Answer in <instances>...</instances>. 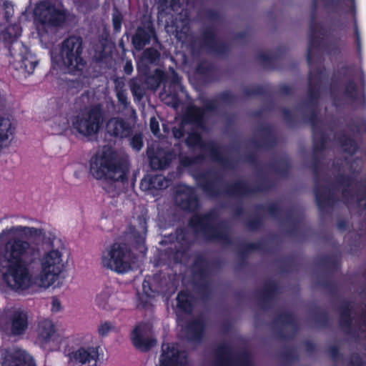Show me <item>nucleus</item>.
<instances>
[{"label":"nucleus","instance_id":"f257e3e1","mask_svg":"<svg viewBox=\"0 0 366 366\" xmlns=\"http://www.w3.org/2000/svg\"><path fill=\"white\" fill-rule=\"evenodd\" d=\"M326 6H337L340 0H322ZM317 0H312L310 13V35L307 51V61L310 67L307 99L305 107H318L321 97V84L324 68L320 65L312 69L313 65L322 62V43L323 41L322 25L317 21Z\"/></svg>","mask_w":366,"mask_h":366},{"label":"nucleus","instance_id":"f03ea898","mask_svg":"<svg viewBox=\"0 0 366 366\" xmlns=\"http://www.w3.org/2000/svg\"><path fill=\"white\" fill-rule=\"evenodd\" d=\"M31 244L19 237L10 238L0 254L2 277L9 287L16 292L28 290L32 285L31 275L25 258Z\"/></svg>","mask_w":366,"mask_h":366},{"label":"nucleus","instance_id":"7ed1b4c3","mask_svg":"<svg viewBox=\"0 0 366 366\" xmlns=\"http://www.w3.org/2000/svg\"><path fill=\"white\" fill-rule=\"evenodd\" d=\"M198 186L208 196L219 197L222 194L230 197H244L259 192H269L274 187L271 179L262 178L256 185L251 187L246 181L237 180L227 184L223 190L217 187V183L221 182L222 177L217 172L205 170L195 173L193 175Z\"/></svg>","mask_w":366,"mask_h":366},{"label":"nucleus","instance_id":"20e7f679","mask_svg":"<svg viewBox=\"0 0 366 366\" xmlns=\"http://www.w3.org/2000/svg\"><path fill=\"white\" fill-rule=\"evenodd\" d=\"M89 172L97 180L124 182L127 180L129 163L114 149L104 147L90 159Z\"/></svg>","mask_w":366,"mask_h":366},{"label":"nucleus","instance_id":"39448f33","mask_svg":"<svg viewBox=\"0 0 366 366\" xmlns=\"http://www.w3.org/2000/svg\"><path fill=\"white\" fill-rule=\"evenodd\" d=\"M188 226L201 234L207 242H218L225 246L233 244L227 223L219 218L218 212L212 209L204 213H195L188 220Z\"/></svg>","mask_w":366,"mask_h":366},{"label":"nucleus","instance_id":"423d86ee","mask_svg":"<svg viewBox=\"0 0 366 366\" xmlns=\"http://www.w3.org/2000/svg\"><path fill=\"white\" fill-rule=\"evenodd\" d=\"M184 144L190 150H195L198 148L202 152L192 157L179 152V162L183 167H189L204 162L207 157L205 152L208 154L213 162L220 164L225 168L233 167L232 160L223 154L221 147L213 141L204 140L201 133L197 131L188 132Z\"/></svg>","mask_w":366,"mask_h":366},{"label":"nucleus","instance_id":"0eeeda50","mask_svg":"<svg viewBox=\"0 0 366 366\" xmlns=\"http://www.w3.org/2000/svg\"><path fill=\"white\" fill-rule=\"evenodd\" d=\"M83 51L82 38L71 35L61 42L59 54L51 53V61L68 73L76 74L81 73L86 66V61L82 57Z\"/></svg>","mask_w":366,"mask_h":366},{"label":"nucleus","instance_id":"6e6552de","mask_svg":"<svg viewBox=\"0 0 366 366\" xmlns=\"http://www.w3.org/2000/svg\"><path fill=\"white\" fill-rule=\"evenodd\" d=\"M34 20L37 24L39 34H46L49 29L61 27L65 22L66 13L49 0L36 4L34 11Z\"/></svg>","mask_w":366,"mask_h":366},{"label":"nucleus","instance_id":"1a4fd4ad","mask_svg":"<svg viewBox=\"0 0 366 366\" xmlns=\"http://www.w3.org/2000/svg\"><path fill=\"white\" fill-rule=\"evenodd\" d=\"M104 120V109L98 104L75 116L72 119L71 127L76 134L88 138L99 132Z\"/></svg>","mask_w":366,"mask_h":366},{"label":"nucleus","instance_id":"9d476101","mask_svg":"<svg viewBox=\"0 0 366 366\" xmlns=\"http://www.w3.org/2000/svg\"><path fill=\"white\" fill-rule=\"evenodd\" d=\"M352 66L345 64L341 66L335 72L330 79V92L334 104L336 107L342 104V97L340 95V76L347 79L343 84L342 97L350 99L352 102H356L358 99V87L355 83L352 74Z\"/></svg>","mask_w":366,"mask_h":366},{"label":"nucleus","instance_id":"9b49d317","mask_svg":"<svg viewBox=\"0 0 366 366\" xmlns=\"http://www.w3.org/2000/svg\"><path fill=\"white\" fill-rule=\"evenodd\" d=\"M102 263L104 267L118 274L131 269V251L124 243L114 242L103 252Z\"/></svg>","mask_w":366,"mask_h":366},{"label":"nucleus","instance_id":"f8f14e48","mask_svg":"<svg viewBox=\"0 0 366 366\" xmlns=\"http://www.w3.org/2000/svg\"><path fill=\"white\" fill-rule=\"evenodd\" d=\"M337 183L342 187V196L345 203H352L356 197L357 206L360 207L365 200L362 210L366 209V178L359 182L352 175L340 174L337 176Z\"/></svg>","mask_w":366,"mask_h":366},{"label":"nucleus","instance_id":"ddd939ff","mask_svg":"<svg viewBox=\"0 0 366 366\" xmlns=\"http://www.w3.org/2000/svg\"><path fill=\"white\" fill-rule=\"evenodd\" d=\"M62 252L59 249H51L44 253L39 258V277L42 282H47L50 285L63 272L64 264Z\"/></svg>","mask_w":366,"mask_h":366},{"label":"nucleus","instance_id":"4468645a","mask_svg":"<svg viewBox=\"0 0 366 366\" xmlns=\"http://www.w3.org/2000/svg\"><path fill=\"white\" fill-rule=\"evenodd\" d=\"M203 107L189 104L185 109V121L196 124V128L202 131L207 129V114L219 110L218 99H204Z\"/></svg>","mask_w":366,"mask_h":366},{"label":"nucleus","instance_id":"2eb2a0df","mask_svg":"<svg viewBox=\"0 0 366 366\" xmlns=\"http://www.w3.org/2000/svg\"><path fill=\"white\" fill-rule=\"evenodd\" d=\"M199 41L202 49L219 56H226L230 51L229 44L219 39L216 29L212 26H207L202 29Z\"/></svg>","mask_w":366,"mask_h":366},{"label":"nucleus","instance_id":"dca6fc26","mask_svg":"<svg viewBox=\"0 0 366 366\" xmlns=\"http://www.w3.org/2000/svg\"><path fill=\"white\" fill-rule=\"evenodd\" d=\"M323 154L312 153L311 167L315 175V184L314 194L316 204L321 213H324L331 206L332 197L326 187L321 186L317 182V177L321 166Z\"/></svg>","mask_w":366,"mask_h":366},{"label":"nucleus","instance_id":"f3484780","mask_svg":"<svg viewBox=\"0 0 366 366\" xmlns=\"http://www.w3.org/2000/svg\"><path fill=\"white\" fill-rule=\"evenodd\" d=\"M272 323L278 327L275 330L277 337L282 340H292L299 330L296 316L290 312L280 313L273 320Z\"/></svg>","mask_w":366,"mask_h":366},{"label":"nucleus","instance_id":"a211bd4d","mask_svg":"<svg viewBox=\"0 0 366 366\" xmlns=\"http://www.w3.org/2000/svg\"><path fill=\"white\" fill-rule=\"evenodd\" d=\"M177 289V285L169 277L154 274L152 277L145 278L142 283V290L147 294L154 292L158 295H172Z\"/></svg>","mask_w":366,"mask_h":366},{"label":"nucleus","instance_id":"6ab92c4d","mask_svg":"<svg viewBox=\"0 0 366 366\" xmlns=\"http://www.w3.org/2000/svg\"><path fill=\"white\" fill-rule=\"evenodd\" d=\"M27 312L21 310H14L4 322H0L1 329L11 336L23 335L28 328Z\"/></svg>","mask_w":366,"mask_h":366},{"label":"nucleus","instance_id":"aec40b11","mask_svg":"<svg viewBox=\"0 0 366 366\" xmlns=\"http://www.w3.org/2000/svg\"><path fill=\"white\" fill-rule=\"evenodd\" d=\"M207 325L202 317L187 320L182 327L184 339L193 344H200L205 336Z\"/></svg>","mask_w":366,"mask_h":366},{"label":"nucleus","instance_id":"412c9836","mask_svg":"<svg viewBox=\"0 0 366 366\" xmlns=\"http://www.w3.org/2000/svg\"><path fill=\"white\" fill-rule=\"evenodd\" d=\"M67 357L69 363L97 366L99 359V347H80L69 352Z\"/></svg>","mask_w":366,"mask_h":366},{"label":"nucleus","instance_id":"4be33fe9","mask_svg":"<svg viewBox=\"0 0 366 366\" xmlns=\"http://www.w3.org/2000/svg\"><path fill=\"white\" fill-rule=\"evenodd\" d=\"M150 330L149 326L140 322L135 326L131 333V340L133 345L141 352H148L155 346L157 340L152 337H148Z\"/></svg>","mask_w":366,"mask_h":366},{"label":"nucleus","instance_id":"5701e85b","mask_svg":"<svg viewBox=\"0 0 366 366\" xmlns=\"http://www.w3.org/2000/svg\"><path fill=\"white\" fill-rule=\"evenodd\" d=\"M19 53L14 52L9 49V55L18 63L16 69L24 70L28 74H32L39 64L36 56L31 53L29 48L25 46L23 43L19 44Z\"/></svg>","mask_w":366,"mask_h":366},{"label":"nucleus","instance_id":"b1692460","mask_svg":"<svg viewBox=\"0 0 366 366\" xmlns=\"http://www.w3.org/2000/svg\"><path fill=\"white\" fill-rule=\"evenodd\" d=\"M185 358L181 355V352L174 344H162L159 366H184Z\"/></svg>","mask_w":366,"mask_h":366},{"label":"nucleus","instance_id":"393cba45","mask_svg":"<svg viewBox=\"0 0 366 366\" xmlns=\"http://www.w3.org/2000/svg\"><path fill=\"white\" fill-rule=\"evenodd\" d=\"M176 202L177 206L186 212H195L200 207L199 199L194 189L191 187L179 191Z\"/></svg>","mask_w":366,"mask_h":366},{"label":"nucleus","instance_id":"a878e982","mask_svg":"<svg viewBox=\"0 0 366 366\" xmlns=\"http://www.w3.org/2000/svg\"><path fill=\"white\" fill-rule=\"evenodd\" d=\"M149 164L153 170H162L167 168L173 159L176 158V153L173 149H167L157 147L152 154L147 150Z\"/></svg>","mask_w":366,"mask_h":366},{"label":"nucleus","instance_id":"bb28decb","mask_svg":"<svg viewBox=\"0 0 366 366\" xmlns=\"http://www.w3.org/2000/svg\"><path fill=\"white\" fill-rule=\"evenodd\" d=\"M152 38L157 39L156 30L152 23L149 22L137 28L132 37V44L137 51H141L150 44Z\"/></svg>","mask_w":366,"mask_h":366},{"label":"nucleus","instance_id":"cd10ccee","mask_svg":"<svg viewBox=\"0 0 366 366\" xmlns=\"http://www.w3.org/2000/svg\"><path fill=\"white\" fill-rule=\"evenodd\" d=\"M184 89L182 77L173 70L168 84V93L167 94V99H169V101H166V104L173 108H177L180 104L179 93L183 92Z\"/></svg>","mask_w":366,"mask_h":366},{"label":"nucleus","instance_id":"c85d7f7f","mask_svg":"<svg viewBox=\"0 0 366 366\" xmlns=\"http://www.w3.org/2000/svg\"><path fill=\"white\" fill-rule=\"evenodd\" d=\"M8 232L13 234H22L27 237H41L42 239L48 243L51 247H54V241L56 239L54 234L49 233L48 240L46 239V234L44 229L35 228L32 227L16 225L10 227Z\"/></svg>","mask_w":366,"mask_h":366},{"label":"nucleus","instance_id":"c756f323","mask_svg":"<svg viewBox=\"0 0 366 366\" xmlns=\"http://www.w3.org/2000/svg\"><path fill=\"white\" fill-rule=\"evenodd\" d=\"M338 312L340 314L339 323L340 327L355 340H358L360 339L359 332L352 329L353 318L351 317L352 310L350 302L344 301L342 304L338 307Z\"/></svg>","mask_w":366,"mask_h":366},{"label":"nucleus","instance_id":"7c9ffc66","mask_svg":"<svg viewBox=\"0 0 366 366\" xmlns=\"http://www.w3.org/2000/svg\"><path fill=\"white\" fill-rule=\"evenodd\" d=\"M106 129L110 136L120 139L129 137L132 132L130 124L120 117L110 119L107 124Z\"/></svg>","mask_w":366,"mask_h":366},{"label":"nucleus","instance_id":"2f4dec72","mask_svg":"<svg viewBox=\"0 0 366 366\" xmlns=\"http://www.w3.org/2000/svg\"><path fill=\"white\" fill-rule=\"evenodd\" d=\"M3 366H36L35 361L26 351L16 350L4 355Z\"/></svg>","mask_w":366,"mask_h":366},{"label":"nucleus","instance_id":"473e14b6","mask_svg":"<svg viewBox=\"0 0 366 366\" xmlns=\"http://www.w3.org/2000/svg\"><path fill=\"white\" fill-rule=\"evenodd\" d=\"M259 132L262 134L261 139H252V144L258 149H268L273 147L276 143L277 139L274 132L273 127L269 124H263L259 127Z\"/></svg>","mask_w":366,"mask_h":366},{"label":"nucleus","instance_id":"72a5a7b5","mask_svg":"<svg viewBox=\"0 0 366 366\" xmlns=\"http://www.w3.org/2000/svg\"><path fill=\"white\" fill-rule=\"evenodd\" d=\"M280 287L278 284L270 280L264 285L261 291L257 293V299L259 306L263 310H267L270 306V302L274 297L275 295L279 292Z\"/></svg>","mask_w":366,"mask_h":366},{"label":"nucleus","instance_id":"f704fd0d","mask_svg":"<svg viewBox=\"0 0 366 366\" xmlns=\"http://www.w3.org/2000/svg\"><path fill=\"white\" fill-rule=\"evenodd\" d=\"M196 73L208 82H214L219 79V69L207 59L200 61L197 67Z\"/></svg>","mask_w":366,"mask_h":366},{"label":"nucleus","instance_id":"c9c22d12","mask_svg":"<svg viewBox=\"0 0 366 366\" xmlns=\"http://www.w3.org/2000/svg\"><path fill=\"white\" fill-rule=\"evenodd\" d=\"M285 50L282 47H279L272 54H267L264 51H259L256 55V59L265 69H276L277 62L285 55Z\"/></svg>","mask_w":366,"mask_h":366},{"label":"nucleus","instance_id":"e433bc0d","mask_svg":"<svg viewBox=\"0 0 366 366\" xmlns=\"http://www.w3.org/2000/svg\"><path fill=\"white\" fill-rule=\"evenodd\" d=\"M144 84L147 89L155 91L167 81L165 72L160 69H156L152 74H148L149 67L147 66H144Z\"/></svg>","mask_w":366,"mask_h":366},{"label":"nucleus","instance_id":"4c0bfd02","mask_svg":"<svg viewBox=\"0 0 366 366\" xmlns=\"http://www.w3.org/2000/svg\"><path fill=\"white\" fill-rule=\"evenodd\" d=\"M336 142L344 153L355 155L360 149L357 140L348 135L345 132H340L336 135Z\"/></svg>","mask_w":366,"mask_h":366},{"label":"nucleus","instance_id":"58836bf2","mask_svg":"<svg viewBox=\"0 0 366 366\" xmlns=\"http://www.w3.org/2000/svg\"><path fill=\"white\" fill-rule=\"evenodd\" d=\"M232 349L227 343H221L215 350V366H235L236 362L229 359L232 355Z\"/></svg>","mask_w":366,"mask_h":366},{"label":"nucleus","instance_id":"ea45409f","mask_svg":"<svg viewBox=\"0 0 366 366\" xmlns=\"http://www.w3.org/2000/svg\"><path fill=\"white\" fill-rule=\"evenodd\" d=\"M176 300L178 312L187 315L192 312L194 307V300L189 291L181 290L179 292Z\"/></svg>","mask_w":366,"mask_h":366},{"label":"nucleus","instance_id":"a19ab883","mask_svg":"<svg viewBox=\"0 0 366 366\" xmlns=\"http://www.w3.org/2000/svg\"><path fill=\"white\" fill-rule=\"evenodd\" d=\"M56 332L55 325L49 320H44L39 323L37 330V339L41 344L51 342Z\"/></svg>","mask_w":366,"mask_h":366},{"label":"nucleus","instance_id":"79ce46f5","mask_svg":"<svg viewBox=\"0 0 366 366\" xmlns=\"http://www.w3.org/2000/svg\"><path fill=\"white\" fill-rule=\"evenodd\" d=\"M209 261L206 257L202 254H198L194 258L192 272L195 277L204 281L209 276Z\"/></svg>","mask_w":366,"mask_h":366},{"label":"nucleus","instance_id":"37998d69","mask_svg":"<svg viewBox=\"0 0 366 366\" xmlns=\"http://www.w3.org/2000/svg\"><path fill=\"white\" fill-rule=\"evenodd\" d=\"M342 255L340 252L332 255L321 257L319 259L320 265L330 271L334 272L341 267Z\"/></svg>","mask_w":366,"mask_h":366},{"label":"nucleus","instance_id":"c03bdc74","mask_svg":"<svg viewBox=\"0 0 366 366\" xmlns=\"http://www.w3.org/2000/svg\"><path fill=\"white\" fill-rule=\"evenodd\" d=\"M264 249V243L262 241L244 244L238 251L239 257V266L242 267L247 264V255L254 251H261Z\"/></svg>","mask_w":366,"mask_h":366},{"label":"nucleus","instance_id":"a18cd8bd","mask_svg":"<svg viewBox=\"0 0 366 366\" xmlns=\"http://www.w3.org/2000/svg\"><path fill=\"white\" fill-rule=\"evenodd\" d=\"M167 181L165 177L161 174L152 176L147 180L141 182V187H144L145 190H161L167 187Z\"/></svg>","mask_w":366,"mask_h":366},{"label":"nucleus","instance_id":"49530a36","mask_svg":"<svg viewBox=\"0 0 366 366\" xmlns=\"http://www.w3.org/2000/svg\"><path fill=\"white\" fill-rule=\"evenodd\" d=\"M186 254V249H179L177 248H167L164 249L162 255L168 260L167 264H177L182 263V258Z\"/></svg>","mask_w":366,"mask_h":366},{"label":"nucleus","instance_id":"de8ad7c7","mask_svg":"<svg viewBox=\"0 0 366 366\" xmlns=\"http://www.w3.org/2000/svg\"><path fill=\"white\" fill-rule=\"evenodd\" d=\"M159 14L176 11L180 7V0H154Z\"/></svg>","mask_w":366,"mask_h":366},{"label":"nucleus","instance_id":"09e8293b","mask_svg":"<svg viewBox=\"0 0 366 366\" xmlns=\"http://www.w3.org/2000/svg\"><path fill=\"white\" fill-rule=\"evenodd\" d=\"M144 79L141 77L132 78L129 81V86L134 100H141L144 95Z\"/></svg>","mask_w":366,"mask_h":366},{"label":"nucleus","instance_id":"8fccbe9b","mask_svg":"<svg viewBox=\"0 0 366 366\" xmlns=\"http://www.w3.org/2000/svg\"><path fill=\"white\" fill-rule=\"evenodd\" d=\"M310 109V113L305 115V120L312 128V133L315 134L320 129V123L321 122L318 107H305Z\"/></svg>","mask_w":366,"mask_h":366},{"label":"nucleus","instance_id":"3c124183","mask_svg":"<svg viewBox=\"0 0 366 366\" xmlns=\"http://www.w3.org/2000/svg\"><path fill=\"white\" fill-rule=\"evenodd\" d=\"M317 133H312V153L323 154L327 143V137L324 132H321L319 138L317 137Z\"/></svg>","mask_w":366,"mask_h":366},{"label":"nucleus","instance_id":"603ef678","mask_svg":"<svg viewBox=\"0 0 366 366\" xmlns=\"http://www.w3.org/2000/svg\"><path fill=\"white\" fill-rule=\"evenodd\" d=\"M115 93L117 102L124 109H128L130 105V102L128 100L127 90L124 89V84L123 82H117L115 85Z\"/></svg>","mask_w":366,"mask_h":366},{"label":"nucleus","instance_id":"864d4df0","mask_svg":"<svg viewBox=\"0 0 366 366\" xmlns=\"http://www.w3.org/2000/svg\"><path fill=\"white\" fill-rule=\"evenodd\" d=\"M350 2H351V4H352V14L354 16V19H353V29H354V39H355V46H356V49H357V52L359 56L361 55L362 54V41H361V36H360V30H359V28H358V25H357V18L355 16V0H348Z\"/></svg>","mask_w":366,"mask_h":366},{"label":"nucleus","instance_id":"5fc2aeb1","mask_svg":"<svg viewBox=\"0 0 366 366\" xmlns=\"http://www.w3.org/2000/svg\"><path fill=\"white\" fill-rule=\"evenodd\" d=\"M111 297L110 290L108 288L103 290L96 297L97 305L103 310H111L113 309L112 306L109 304V299Z\"/></svg>","mask_w":366,"mask_h":366},{"label":"nucleus","instance_id":"6e6d98bb","mask_svg":"<svg viewBox=\"0 0 366 366\" xmlns=\"http://www.w3.org/2000/svg\"><path fill=\"white\" fill-rule=\"evenodd\" d=\"M271 168L280 176L286 177L290 173V163L287 159H282L272 164Z\"/></svg>","mask_w":366,"mask_h":366},{"label":"nucleus","instance_id":"4d7b16f0","mask_svg":"<svg viewBox=\"0 0 366 366\" xmlns=\"http://www.w3.org/2000/svg\"><path fill=\"white\" fill-rule=\"evenodd\" d=\"M160 58V53L154 48L149 47L144 50L142 54V60L151 64H157Z\"/></svg>","mask_w":366,"mask_h":366},{"label":"nucleus","instance_id":"13d9d810","mask_svg":"<svg viewBox=\"0 0 366 366\" xmlns=\"http://www.w3.org/2000/svg\"><path fill=\"white\" fill-rule=\"evenodd\" d=\"M185 119V112L183 114L182 119L181 122L178 124L177 127H173L172 128V136L175 139H181L184 137L185 134V126L186 125H192L196 127V124L193 123H189Z\"/></svg>","mask_w":366,"mask_h":366},{"label":"nucleus","instance_id":"bf43d9fd","mask_svg":"<svg viewBox=\"0 0 366 366\" xmlns=\"http://www.w3.org/2000/svg\"><path fill=\"white\" fill-rule=\"evenodd\" d=\"M243 94L246 97L254 96L266 97L268 95V91L265 86L257 85L252 87H245L243 89Z\"/></svg>","mask_w":366,"mask_h":366},{"label":"nucleus","instance_id":"052dcab7","mask_svg":"<svg viewBox=\"0 0 366 366\" xmlns=\"http://www.w3.org/2000/svg\"><path fill=\"white\" fill-rule=\"evenodd\" d=\"M254 208L258 212L266 211L273 217H278L281 212L280 207L277 203H271L267 206L259 204H256Z\"/></svg>","mask_w":366,"mask_h":366},{"label":"nucleus","instance_id":"680f3d73","mask_svg":"<svg viewBox=\"0 0 366 366\" xmlns=\"http://www.w3.org/2000/svg\"><path fill=\"white\" fill-rule=\"evenodd\" d=\"M143 295H139L137 307L141 310H148L152 306L150 298L154 297L157 295L154 292H151V294H147L143 291Z\"/></svg>","mask_w":366,"mask_h":366},{"label":"nucleus","instance_id":"e2e57ef3","mask_svg":"<svg viewBox=\"0 0 366 366\" xmlns=\"http://www.w3.org/2000/svg\"><path fill=\"white\" fill-rule=\"evenodd\" d=\"M264 224L263 218L257 214L246 221V227L249 231L255 232L262 228Z\"/></svg>","mask_w":366,"mask_h":366},{"label":"nucleus","instance_id":"0e129e2a","mask_svg":"<svg viewBox=\"0 0 366 366\" xmlns=\"http://www.w3.org/2000/svg\"><path fill=\"white\" fill-rule=\"evenodd\" d=\"M318 284L321 287L327 290L331 295H335L338 292L337 285L332 280L324 279L320 280Z\"/></svg>","mask_w":366,"mask_h":366},{"label":"nucleus","instance_id":"69168bd1","mask_svg":"<svg viewBox=\"0 0 366 366\" xmlns=\"http://www.w3.org/2000/svg\"><path fill=\"white\" fill-rule=\"evenodd\" d=\"M314 320L321 327H326L329 325V316L325 311H315Z\"/></svg>","mask_w":366,"mask_h":366},{"label":"nucleus","instance_id":"338daca9","mask_svg":"<svg viewBox=\"0 0 366 366\" xmlns=\"http://www.w3.org/2000/svg\"><path fill=\"white\" fill-rule=\"evenodd\" d=\"M1 37L5 46L8 49L9 51V49H11L12 51L14 50L11 46L14 43H16V45L19 46V43L17 42V39H14L13 36L11 35V33H9L6 29L1 32Z\"/></svg>","mask_w":366,"mask_h":366},{"label":"nucleus","instance_id":"774afa93","mask_svg":"<svg viewBox=\"0 0 366 366\" xmlns=\"http://www.w3.org/2000/svg\"><path fill=\"white\" fill-rule=\"evenodd\" d=\"M130 146L132 148L136 151L139 152L143 146H144V141H143V136L142 134H135L130 139Z\"/></svg>","mask_w":366,"mask_h":366}]
</instances>
